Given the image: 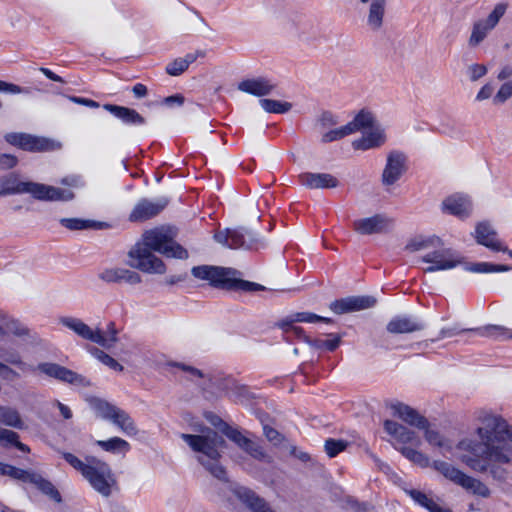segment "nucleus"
Wrapping results in <instances>:
<instances>
[{
	"mask_svg": "<svg viewBox=\"0 0 512 512\" xmlns=\"http://www.w3.org/2000/svg\"><path fill=\"white\" fill-rule=\"evenodd\" d=\"M384 429L388 434L393 436L400 443L419 444L420 442L414 431L408 429L407 427L395 421L386 420L384 422Z\"/></svg>",
	"mask_w": 512,
	"mask_h": 512,
	"instance_id": "nucleus-27",
	"label": "nucleus"
},
{
	"mask_svg": "<svg viewBox=\"0 0 512 512\" xmlns=\"http://www.w3.org/2000/svg\"><path fill=\"white\" fill-rule=\"evenodd\" d=\"M393 414L403 420L410 426H415L418 429H426L429 426L428 420L420 415L417 410L401 402L391 404Z\"/></svg>",
	"mask_w": 512,
	"mask_h": 512,
	"instance_id": "nucleus-23",
	"label": "nucleus"
},
{
	"mask_svg": "<svg viewBox=\"0 0 512 512\" xmlns=\"http://www.w3.org/2000/svg\"><path fill=\"white\" fill-rule=\"evenodd\" d=\"M59 222L63 227L71 231L99 229L102 227L101 222H97L94 220H85L81 218H61Z\"/></svg>",
	"mask_w": 512,
	"mask_h": 512,
	"instance_id": "nucleus-37",
	"label": "nucleus"
},
{
	"mask_svg": "<svg viewBox=\"0 0 512 512\" xmlns=\"http://www.w3.org/2000/svg\"><path fill=\"white\" fill-rule=\"evenodd\" d=\"M425 430V439L430 445L437 446L445 451H451L452 445L446 440L438 431L429 429L428 426Z\"/></svg>",
	"mask_w": 512,
	"mask_h": 512,
	"instance_id": "nucleus-46",
	"label": "nucleus"
},
{
	"mask_svg": "<svg viewBox=\"0 0 512 512\" xmlns=\"http://www.w3.org/2000/svg\"><path fill=\"white\" fill-rule=\"evenodd\" d=\"M191 274L199 280L207 281L210 286L217 289L243 292L266 290V287L259 283L240 279L238 277L240 273L233 268L199 265L191 269Z\"/></svg>",
	"mask_w": 512,
	"mask_h": 512,
	"instance_id": "nucleus-5",
	"label": "nucleus"
},
{
	"mask_svg": "<svg viewBox=\"0 0 512 512\" xmlns=\"http://www.w3.org/2000/svg\"><path fill=\"white\" fill-rule=\"evenodd\" d=\"M376 299L373 296H349L331 302L330 309L335 314H345L354 311H360L373 307Z\"/></svg>",
	"mask_w": 512,
	"mask_h": 512,
	"instance_id": "nucleus-16",
	"label": "nucleus"
},
{
	"mask_svg": "<svg viewBox=\"0 0 512 512\" xmlns=\"http://www.w3.org/2000/svg\"><path fill=\"white\" fill-rule=\"evenodd\" d=\"M261 107L268 113L283 114L291 110L292 104L274 99H260Z\"/></svg>",
	"mask_w": 512,
	"mask_h": 512,
	"instance_id": "nucleus-44",
	"label": "nucleus"
},
{
	"mask_svg": "<svg viewBox=\"0 0 512 512\" xmlns=\"http://www.w3.org/2000/svg\"><path fill=\"white\" fill-rule=\"evenodd\" d=\"M465 270L473 273L506 272L510 270L507 265L492 264L488 262L467 263Z\"/></svg>",
	"mask_w": 512,
	"mask_h": 512,
	"instance_id": "nucleus-40",
	"label": "nucleus"
},
{
	"mask_svg": "<svg viewBox=\"0 0 512 512\" xmlns=\"http://www.w3.org/2000/svg\"><path fill=\"white\" fill-rule=\"evenodd\" d=\"M512 96V81L503 83L493 97L494 105L504 104Z\"/></svg>",
	"mask_w": 512,
	"mask_h": 512,
	"instance_id": "nucleus-58",
	"label": "nucleus"
},
{
	"mask_svg": "<svg viewBox=\"0 0 512 512\" xmlns=\"http://www.w3.org/2000/svg\"><path fill=\"white\" fill-rule=\"evenodd\" d=\"M98 277L108 284L127 283L136 285L142 281L141 276L137 272L121 267L106 268L98 274Z\"/></svg>",
	"mask_w": 512,
	"mask_h": 512,
	"instance_id": "nucleus-19",
	"label": "nucleus"
},
{
	"mask_svg": "<svg viewBox=\"0 0 512 512\" xmlns=\"http://www.w3.org/2000/svg\"><path fill=\"white\" fill-rule=\"evenodd\" d=\"M214 239L231 249H252L257 243L256 234L245 228L219 231L214 235Z\"/></svg>",
	"mask_w": 512,
	"mask_h": 512,
	"instance_id": "nucleus-11",
	"label": "nucleus"
},
{
	"mask_svg": "<svg viewBox=\"0 0 512 512\" xmlns=\"http://www.w3.org/2000/svg\"><path fill=\"white\" fill-rule=\"evenodd\" d=\"M231 491L252 512H275L264 498L248 487L237 485Z\"/></svg>",
	"mask_w": 512,
	"mask_h": 512,
	"instance_id": "nucleus-17",
	"label": "nucleus"
},
{
	"mask_svg": "<svg viewBox=\"0 0 512 512\" xmlns=\"http://www.w3.org/2000/svg\"><path fill=\"white\" fill-rule=\"evenodd\" d=\"M61 324H63L68 329L75 332L79 337L89 340L93 343L101 342L99 332L90 328L87 324H85L82 320L74 317H64L60 320Z\"/></svg>",
	"mask_w": 512,
	"mask_h": 512,
	"instance_id": "nucleus-25",
	"label": "nucleus"
},
{
	"mask_svg": "<svg viewBox=\"0 0 512 512\" xmlns=\"http://www.w3.org/2000/svg\"><path fill=\"white\" fill-rule=\"evenodd\" d=\"M0 377L6 381L20 378V374L4 362H0Z\"/></svg>",
	"mask_w": 512,
	"mask_h": 512,
	"instance_id": "nucleus-63",
	"label": "nucleus"
},
{
	"mask_svg": "<svg viewBox=\"0 0 512 512\" xmlns=\"http://www.w3.org/2000/svg\"><path fill=\"white\" fill-rule=\"evenodd\" d=\"M18 439L19 435L16 432L0 428V444L2 446H14Z\"/></svg>",
	"mask_w": 512,
	"mask_h": 512,
	"instance_id": "nucleus-60",
	"label": "nucleus"
},
{
	"mask_svg": "<svg viewBox=\"0 0 512 512\" xmlns=\"http://www.w3.org/2000/svg\"><path fill=\"white\" fill-rule=\"evenodd\" d=\"M393 226V219L384 214H375L353 222V229L361 235L381 234L389 231Z\"/></svg>",
	"mask_w": 512,
	"mask_h": 512,
	"instance_id": "nucleus-14",
	"label": "nucleus"
},
{
	"mask_svg": "<svg viewBox=\"0 0 512 512\" xmlns=\"http://www.w3.org/2000/svg\"><path fill=\"white\" fill-rule=\"evenodd\" d=\"M293 320L296 322L303 323H316V322H324V323H332L331 318L322 317L312 312H297L293 314Z\"/></svg>",
	"mask_w": 512,
	"mask_h": 512,
	"instance_id": "nucleus-53",
	"label": "nucleus"
},
{
	"mask_svg": "<svg viewBox=\"0 0 512 512\" xmlns=\"http://www.w3.org/2000/svg\"><path fill=\"white\" fill-rule=\"evenodd\" d=\"M29 194L33 199L46 202H68L75 198L70 190L60 189L30 180H23L18 172L0 175V197Z\"/></svg>",
	"mask_w": 512,
	"mask_h": 512,
	"instance_id": "nucleus-3",
	"label": "nucleus"
},
{
	"mask_svg": "<svg viewBox=\"0 0 512 512\" xmlns=\"http://www.w3.org/2000/svg\"><path fill=\"white\" fill-rule=\"evenodd\" d=\"M202 435L181 434L180 437L188 446L200 455L197 457L199 463L215 478L227 481L225 468L220 464V448L225 445L224 438L216 431L205 428Z\"/></svg>",
	"mask_w": 512,
	"mask_h": 512,
	"instance_id": "nucleus-4",
	"label": "nucleus"
},
{
	"mask_svg": "<svg viewBox=\"0 0 512 512\" xmlns=\"http://www.w3.org/2000/svg\"><path fill=\"white\" fill-rule=\"evenodd\" d=\"M477 420L476 434L481 441H459L456 447L463 452L460 460L477 473L489 472L493 480L505 482L508 471L501 465L512 463V426L501 415L486 410L479 412Z\"/></svg>",
	"mask_w": 512,
	"mask_h": 512,
	"instance_id": "nucleus-1",
	"label": "nucleus"
},
{
	"mask_svg": "<svg viewBox=\"0 0 512 512\" xmlns=\"http://www.w3.org/2000/svg\"><path fill=\"white\" fill-rule=\"evenodd\" d=\"M434 250L421 257V261L431 265L424 269L425 273H433L455 268L460 264V259L456 257L455 252L450 248L441 246L433 248Z\"/></svg>",
	"mask_w": 512,
	"mask_h": 512,
	"instance_id": "nucleus-9",
	"label": "nucleus"
},
{
	"mask_svg": "<svg viewBox=\"0 0 512 512\" xmlns=\"http://www.w3.org/2000/svg\"><path fill=\"white\" fill-rule=\"evenodd\" d=\"M442 210L445 213L464 219L470 215L472 204L468 196L454 194L444 199L442 202Z\"/></svg>",
	"mask_w": 512,
	"mask_h": 512,
	"instance_id": "nucleus-21",
	"label": "nucleus"
},
{
	"mask_svg": "<svg viewBox=\"0 0 512 512\" xmlns=\"http://www.w3.org/2000/svg\"><path fill=\"white\" fill-rule=\"evenodd\" d=\"M3 475L9 476L24 483H30V479H32L34 475V471L21 469L13 465L6 464Z\"/></svg>",
	"mask_w": 512,
	"mask_h": 512,
	"instance_id": "nucleus-49",
	"label": "nucleus"
},
{
	"mask_svg": "<svg viewBox=\"0 0 512 512\" xmlns=\"http://www.w3.org/2000/svg\"><path fill=\"white\" fill-rule=\"evenodd\" d=\"M5 140L10 145L29 152H44L54 149V142L52 140L27 133H7Z\"/></svg>",
	"mask_w": 512,
	"mask_h": 512,
	"instance_id": "nucleus-12",
	"label": "nucleus"
},
{
	"mask_svg": "<svg viewBox=\"0 0 512 512\" xmlns=\"http://www.w3.org/2000/svg\"><path fill=\"white\" fill-rule=\"evenodd\" d=\"M263 432L268 441L272 442L274 445H277L282 441V435L272 427L265 425L263 427Z\"/></svg>",
	"mask_w": 512,
	"mask_h": 512,
	"instance_id": "nucleus-64",
	"label": "nucleus"
},
{
	"mask_svg": "<svg viewBox=\"0 0 512 512\" xmlns=\"http://www.w3.org/2000/svg\"><path fill=\"white\" fill-rule=\"evenodd\" d=\"M385 142V134L379 127H372L362 138L354 140L352 145L357 150H368L379 147Z\"/></svg>",
	"mask_w": 512,
	"mask_h": 512,
	"instance_id": "nucleus-28",
	"label": "nucleus"
},
{
	"mask_svg": "<svg viewBox=\"0 0 512 512\" xmlns=\"http://www.w3.org/2000/svg\"><path fill=\"white\" fill-rule=\"evenodd\" d=\"M205 52L198 50L193 53H187L184 57L176 58L166 66V72L171 76H179L187 70L190 64L195 62L198 57H204Z\"/></svg>",
	"mask_w": 512,
	"mask_h": 512,
	"instance_id": "nucleus-31",
	"label": "nucleus"
},
{
	"mask_svg": "<svg viewBox=\"0 0 512 512\" xmlns=\"http://www.w3.org/2000/svg\"><path fill=\"white\" fill-rule=\"evenodd\" d=\"M404 491L416 504L427 509L429 512H453L449 508L441 507L432 497H429L420 490L404 489Z\"/></svg>",
	"mask_w": 512,
	"mask_h": 512,
	"instance_id": "nucleus-29",
	"label": "nucleus"
},
{
	"mask_svg": "<svg viewBox=\"0 0 512 512\" xmlns=\"http://www.w3.org/2000/svg\"><path fill=\"white\" fill-rule=\"evenodd\" d=\"M0 423L16 429L24 428L19 412L12 407L0 406Z\"/></svg>",
	"mask_w": 512,
	"mask_h": 512,
	"instance_id": "nucleus-38",
	"label": "nucleus"
},
{
	"mask_svg": "<svg viewBox=\"0 0 512 512\" xmlns=\"http://www.w3.org/2000/svg\"><path fill=\"white\" fill-rule=\"evenodd\" d=\"M90 352L95 358H97L104 365L108 366L110 369L118 371V372L123 371V369H124L123 366L118 361H116L113 357H111L110 355L105 353L104 351H102L96 347H92L90 349Z\"/></svg>",
	"mask_w": 512,
	"mask_h": 512,
	"instance_id": "nucleus-50",
	"label": "nucleus"
},
{
	"mask_svg": "<svg viewBox=\"0 0 512 512\" xmlns=\"http://www.w3.org/2000/svg\"><path fill=\"white\" fill-rule=\"evenodd\" d=\"M96 445L102 450L113 454H126L131 448L130 444L120 437L98 440L96 441Z\"/></svg>",
	"mask_w": 512,
	"mask_h": 512,
	"instance_id": "nucleus-35",
	"label": "nucleus"
},
{
	"mask_svg": "<svg viewBox=\"0 0 512 512\" xmlns=\"http://www.w3.org/2000/svg\"><path fill=\"white\" fill-rule=\"evenodd\" d=\"M505 11V4H497L494 7L493 11L488 15V17L485 20H482L481 22H484V25L487 26L488 29L492 30L497 25L500 18L504 15Z\"/></svg>",
	"mask_w": 512,
	"mask_h": 512,
	"instance_id": "nucleus-55",
	"label": "nucleus"
},
{
	"mask_svg": "<svg viewBox=\"0 0 512 512\" xmlns=\"http://www.w3.org/2000/svg\"><path fill=\"white\" fill-rule=\"evenodd\" d=\"M400 452L408 460L421 467H427L429 465V458L416 449L410 447H402L400 448Z\"/></svg>",
	"mask_w": 512,
	"mask_h": 512,
	"instance_id": "nucleus-51",
	"label": "nucleus"
},
{
	"mask_svg": "<svg viewBox=\"0 0 512 512\" xmlns=\"http://www.w3.org/2000/svg\"><path fill=\"white\" fill-rule=\"evenodd\" d=\"M433 468L441 473L445 478L474 495L483 498H488L491 495V490L485 483L477 478L465 474L463 471L448 462L436 460L433 462Z\"/></svg>",
	"mask_w": 512,
	"mask_h": 512,
	"instance_id": "nucleus-8",
	"label": "nucleus"
},
{
	"mask_svg": "<svg viewBox=\"0 0 512 512\" xmlns=\"http://www.w3.org/2000/svg\"><path fill=\"white\" fill-rule=\"evenodd\" d=\"M489 31L491 30L484 25V22H476L473 26L472 33L469 38V45L471 47L478 46L486 38Z\"/></svg>",
	"mask_w": 512,
	"mask_h": 512,
	"instance_id": "nucleus-52",
	"label": "nucleus"
},
{
	"mask_svg": "<svg viewBox=\"0 0 512 512\" xmlns=\"http://www.w3.org/2000/svg\"><path fill=\"white\" fill-rule=\"evenodd\" d=\"M274 88L275 85L264 77L245 79L238 84L240 91L258 97L269 95Z\"/></svg>",
	"mask_w": 512,
	"mask_h": 512,
	"instance_id": "nucleus-24",
	"label": "nucleus"
},
{
	"mask_svg": "<svg viewBox=\"0 0 512 512\" xmlns=\"http://www.w3.org/2000/svg\"><path fill=\"white\" fill-rule=\"evenodd\" d=\"M103 107L113 116L120 119L124 124L135 126L145 124L144 117H142L135 109L115 104H105Z\"/></svg>",
	"mask_w": 512,
	"mask_h": 512,
	"instance_id": "nucleus-26",
	"label": "nucleus"
},
{
	"mask_svg": "<svg viewBox=\"0 0 512 512\" xmlns=\"http://www.w3.org/2000/svg\"><path fill=\"white\" fill-rule=\"evenodd\" d=\"M487 71V67L483 64H472L467 69L469 79L472 82H475L485 76Z\"/></svg>",
	"mask_w": 512,
	"mask_h": 512,
	"instance_id": "nucleus-61",
	"label": "nucleus"
},
{
	"mask_svg": "<svg viewBox=\"0 0 512 512\" xmlns=\"http://www.w3.org/2000/svg\"><path fill=\"white\" fill-rule=\"evenodd\" d=\"M62 457L64 460L71 465L75 470L80 472V474L83 476L85 474V471L90 466V462L86 460V462H83L80 460L77 456L70 452H61Z\"/></svg>",
	"mask_w": 512,
	"mask_h": 512,
	"instance_id": "nucleus-54",
	"label": "nucleus"
},
{
	"mask_svg": "<svg viewBox=\"0 0 512 512\" xmlns=\"http://www.w3.org/2000/svg\"><path fill=\"white\" fill-rule=\"evenodd\" d=\"M224 435L252 458L266 463L272 462V458L258 442L246 437L237 428L227 426L224 430Z\"/></svg>",
	"mask_w": 512,
	"mask_h": 512,
	"instance_id": "nucleus-13",
	"label": "nucleus"
},
{
	"mask_svg": "<svg viewBox=\"0 0 512 512\" xmlns=\"http://www.w3.org/2000/svg\"><path fill=\"white\" fill-rule=\"evenodd\" d=\"M425 328L424 323L414 316L398 315L393 317L387 324L386 329L391 334H406L421 331Z\"/></svg>",
	"mask_w": 512,
	"mask_h": 512,
	"instance_id": "nucleus-20",
	"label": "nucleus"
},
{
	"mask_svg": "<svg viewBox=\"0 0 512 512\" xmlns=\"http://www.w3.org/2000/svg\"><path fill=\"white\" fill-rule=\"evenodd\" d=\"M296 321L293 320V314L280 320L276 326L283 330L285 334H291L301 340L304 337V330L301 327L295 326Z\"/></svg>",
	"mask_w": 512,
	"mask_h": 512,
	"instance_id": "nucleus-47",
	"label": "nucleus"
},
{
	"mask_svg": "<svg viewBox=\"0 0 512 512\" xmlns=\"http://www.w3.org/2000/svg\"><path fill=\"white\" fill-rule=\"evenodd\" d=\"M92 406L98 416L109 421L113 420L116 412L119 409L117 406L102 399H95L92 403Z\"/></svg>",
	"mask_w": 512,
	"mask_h": 512,
	"instance_id": "nucleus-42",
	"label": "nucleus"
},
{
	"mask_svg": "<svg viewBox=\"0 0 512 512\" xmlns=\"http://www.w3.org/2000/svg\"><path fill=\"white\" fill-rule=\"evenodd\" d=\"M407 157L403 152L392 151L387 156L382 173V182L386 186L395 184L406 171Z\"/></svg>",
	"mask_w": 512,
	"mask_h": 512,
	"instance_id": "nucleus-15",
	"label": "nucleus"
},
{
	"mask_svg": "<svg viewBox=\"0 0 512 512\" xmlns=\"http://www.w3.org/2000/svg\"><path fill=\"white\" fill-rule=\"evenodd\" d=\"M404 491L416 504L427 509L429 512H453L449 508L441 507L432 497H429L420 490L404 489Z\"/></svg>",
	"mask_w": 512,
	"mask_h": 512,
	"instance_id": "nucleus-30",
	"label": "nucleus"
},
{
	"mask_svg": "<svg viewBox=\"0 0 512 512\" xmlns=\"http://www.w3.org/2000/svg\"><path fill=\"white\" fill-rule=\"evenodd\" d=\"M169 204L167 197L155 199L141 198L131 210L128 220L132 223H141L159 215Z\"/></svg>",
	"mask_w": 512,
	"mask_h": 512,
	"instance_id": "nucleus-10",
	"label": "nucleus"
},
{
	"mask_svg": "<svg viewBox=\"0 0 512 512\" xmlns=\"http://www.w3.org/2000/svg\"><path fill=\"white\" fill-rule=\"evenodd\" d=\"M30 484L56 503L62 502V496L58 489L50 480L44 478L41 474L34 472L32 479H30Z\"/></svg>",
	"mask_w": 512,
	"mask_h": 512,
	"instance_id": "nucleus-32",
	"label": "nucleus"
},
{
	"mask_svg": "<svg viewBox=\"0 0 512 512\" xmlns=\"http://www.w3.org/2000/svg\"><path fill=\"white\" fill-rule=\"evenodd\" d=\"M111 422L118 426L119 429L126 435H136L138 432L137 427L131 416L126 411L120 408L116 412Z\"/></svg>",
	"mask_w": 512,
	"mask_h": 512,
	"instance_id": "nucleus-36",
	"label": "nucleus"
},
{
	"mask_svg": "<svg viewBox=\"0 0 512 512\" xmlns=\"http://www.w3.org/2000/svg\"><path fill=\"white\" fill-rule=\"evenodd\" d=\"M346 125L350 126L352 134L363 128H372L374 126V117L370 112L362 110Z\"/></svg>",
	"mask_w": 512,
	"mask_h": 512,
	"instance_id": "nucleus-41",
	"label": "nucleus"
},
{
	"mask_svg": "<svg viewBox=\"0 0 512 512\" xmlns=\"http://www.w3.org/2000/svg\"><path fill=\"white\" fill-rule=\"evenodd\" d=\"M3 475L9 476L24 483H30V479H32L34 475V471L21 469L13 465L6 464Z\"/></svg>",
	"mask_w": 512,
	"mask_h": 512,
	"instance_id": "nucleus-48",
	"label": "nucleus"
},
{
	"mask_svg": "<svg viewBox=\"0 0 512 512\" xmlns=\"http://www.w3.org/2000/svg\"><path fill=\"white\" fill-rule=\"evenodd\" d=\"M475 239L478 244L483 245L494 252L507 250V247L498 240L497 232L488 222H480L477 224L475 229Z\"/></svg>",
	"mask_w": 512,
	"mask_h": 512,
	"instance_id": "nucleus-22",
	"label": "nucleus"
},
{
	"mask_svg": "<svg viewBox=\"0 0 512 512\" xmlns=\"http://www.w3.org/2000/svg\"><path fill=\"white\" fill-rule=\"evenodd\" d=\"M97 332L100 334V338L102 339L101 342H96V344L106 348L110 349L112 348L115 343L118 341L117 334L118 331L116 329L114 322H109L107 325L106 335L103 333L101 329H97Z\"/></svg>",
	"mask_w": 512,
	"mask_h": 512,
	"instance_id": "nucleus-45",
	"label": "nucleus"
},
{
	"mask_svg": "<svg viewBox=\"0 0 512 512\" xmlns=\"http://www.w3.org/2000/svg\"><path fill=\"white\" fill-rule=\"evenodd\" d=\"M350 134H351L350 126L344 125V126H342L340 128H336V129H333V130H330V131L326 132L322 136V142L323 143L333 142V141L342 139L345 136H348Z\"/></svg>",
	"mask_w": 512,
	"mask_h": 512,
	"instance_id": "nucleus-57",
	"label": "nucleus"
},
{
	"mask_svg": "<svg viewBox=\"0 0 512 512\" xmlns=\"http://www.w3.org/2000/svg\"><path fill=\"white\" fill-rule=\"evenodd\" d=\"M386 2V0H372L370 3L367 24L374 31L379 30L383 25Z\"/></svg>",
	"mask_w": 512,
	"mask_h": 512,
	"instance_id": "nucleus-33",
	"label": "nucleus"
},
{
	"mask_svg": "<svg viewBox=\"0 0 512 512\" xmlns=\"http://www.w3.org/2000/svg\"><path fill=\"white\" fill-rule=\"evenodd\" d=\"M158 252L167 258L187 259L188 251L174 240L170 229L158 227L147 230L142 241L137 242L128 252V265L148 274H164L166 265L152 252Z\"/></svg>",
	"mask_w": 512,
	"mask_h": 512,
	"instance_id": "nucleus-2",
	"label": "nucleus"
},
{
	"mask_svg": "<svg viewBox=\"0 0 512 512\" xmlns=\"http://www.w3.org/2000/svg\"><path fill=\"white\" fill-rule=\"evenodd\" d=\"M59 183L61 185L67 186L66 190H70L73 194L74 192L71 190L72 188L78 189L85 186V182L82 176L78 174L67 175L60 179Z\"/></svg>",
	"mask_w": 512,
	"mask_h": 512,
	"instance_id": "nucleus-59",
	"label": "nucleus"
},
{
	"mask_svg": "<svg viewBox=\"0 0 512 512\" xmlns=\"http://www.w3.org/2000/svg\"><path fill=\"white\" fill-rule=\"evenodd\" d=\"M2 327L5 330V335L12 333L15 336H25L28 334V329L23 326L18 320L9 318L7 315L1 317Z\"/></svg>",
	"mask_w": 512,
	"mask_h": 512,
	"instance_id": "nucleus-43",
	"label": "nucleus"
},
{
	"mask_svg": "<svg viewBox=\"0 0 512 512\" xmlns=\"http://www.w3.org/2000/svg\"><path fill=\"white\" fill-rule=\"evenodd\" d=\"M502 327L497 325H488L483 328L476 329H459L458 327L442 328L440 331V338L453 337L464 332H476L480 336H497Z\"/></svg>",
	"mask_w": 512,
	"mask_h": 512,
	"instance_id": "nucleus-34",
	"label": "nucleus"
},
{
	"mask_svg": "<svg viewBox=\"0 0 512 512\" xmlns=\"http://www.w3.org/2000/svg\"><path fill=\"white\" fill-rule=\"evenodd\" d=\"M298 182L307 189H331L339 186V180L330 173L303 172Z\"/></svg>",
	"mask_w": 512,
	"mask_h": 512,
	"instance_id": "nucleus-18",
	"label": "nucleus"
},
{
	"mask_svg": "<svg viewBox=\"0 0 512 512\" xmlns=\"http://www.w3.org/2000/svg\"><path fill=\"white\" fill-rule=\"evenodd\" d=\"M85 460L90 462V466L83 478L102 497H110L117 488V480L109 464L95 456H87Z\"/></svg>",
	"mask_w": 512,
	"mask_h": 512,
	"instance_id": "nucleus-7",
	"label": "nucleus"
},
{
	"mask_svg": "<svg viewBox=\"0 0 512 512\" xmlns=\"http://www.w3.org/2000/svg\"><path fill=\"white\" fill-rule=\"evenodd\" d=\"M347 446V442L344 440H336L329 438L325 441V452L330 458L337 456L340 452L344 451Z\"/></svg>",
	"mask_w": 512,
	"mask_h": 512,
	"instance_id": "nucleus-56",
	"label": "nucleus"
},
{
	"mask_svg": "<svg viewBox=\"0 0 512 512\" xmlns=\"http://www.w3.org/2000/svg\"><path fill=\"white\" fill-rule=\"evenodd\" d=\"M442 240L437 236L429 237H418L411 240L407 245L406 249L409 251H420L423 249L436 248L441 246Z\"/></svg>",
	"mask_w": 512,
	"mask_h": 512,
	"instance_id": "nucleus-39",
	"label": "nucleus"
},
{
	"mask_svg": "<svg viewBox=\"0 0 512 512\" xmlns=\"http://www.w3.org/2000/svg\"><path fill=\"white\" fill-rule=\"evenodd\" d=\"M0 359L5 364L16 366L23 373L34 372L36 370L45 374L48 377L54 378L64 383L79 387H88L91 385L90 381L81 374L74 372L64 366L52 362L39 363L36 367L23 361L20 353L15 349H7L0 346Z\"/></svg>",
	"mask_w": 512,
	"mask_h": 512,
	"instance_id": "nucleus-6",
	"label": "nucleus"
},
{
	"mask_svg": "<svg viewBox=\"0 0 512 512\" xmlns=\"http://www.w3.org/2000/svg\"><path fill=\"white\" fill-rule=\"evenodd\" d=\"M18 164V158L12 154L0 153V170H11Z\"/></svg>",
	"mask_w": 512,
	"mask_h": 512,
	"instance_id": "nucleus-62",
	"label": "nucleus"
}]
</instances>
